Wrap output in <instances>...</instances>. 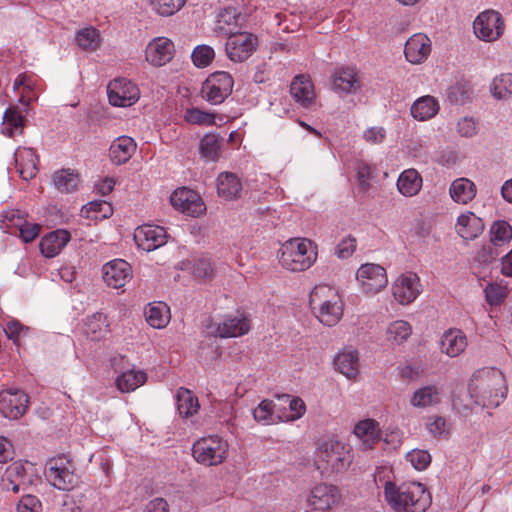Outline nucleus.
Wrapping results in <instances>:
<instances>
[{
  "label": "nucleus",
  "instance_id": "33",
  "mask_svg": "<svg viewBox=\"0 0 512 512\" xmlns=\"http://www.w3.org/2000/svg\"><path fill=\"white\" fill-rule=\"evenodd\" d=\"M449 193L455 202L467 204L475 197L476 186L467 178H458L450 185Z\"/></svg>",
  "mask_w": 512,
  "mask_h": 512
},
{
  "label": "nucleus",
  "instance_id": "13",
  "mask_svg": "<svg viewBox=\"0 0 512 512\" xmlns=\"http://www.w3.org/2000/svg\"><path fill=\"white\" fill-rule=\"evenodd\" d=\"M107 91L109 102L113 106L128 107L139 99V89L125 78L111 81Z\"/></svg>",
  "mask_w": 512,
  "mask_h": 512
},
{
  "label": "nucleus",
  "instance_id": "58",
  "mask_svg": "<svg viewBox=\"0 0 512 512\" xmlns=\"http://www.w3.org/2000/svg\"><path fill=\"white\" fill-rule=\"evenodd\" d=\"M193 274L199 279H211L214 275L211 262L204 258L195 260L193 264Z\"/></svg>",
  "mask_w": 512,
  "mask_h": 512
},
{
  "label": "nucleus",
  "instance_id": "6",
  "mask_svg": "<svg viewBox=\"0 0 512 512\" xmlns=\"http://www.w3.org/2000/svg\"><path fill=\"white\" fill-rule=\"evenodd\" d=\"M350 462L348 450L338 440H329L318 449L316 464L322 473L344 471Z\"/></svg>",
  "mask_w": 512,
  "mask_h": 512
},
{
  "label": "nucleus",
  "instance_id": "24",
  "mask_svg": "<svg viewBox=\"0 0 512 512\" xmlns=\"http://www.w3.org/2000/svg\"><path fill=\"white\" fill-rule=\"evenodd\" d=\"M290 93L293 99L305 108L311 106L315 99L313 84L304 75H298L293 79L290 85Z\"/></svg>",
  "mask_w": 512,
  "mask_h": 512
},
{
  "label": "nucleus",
  "instance_id": "1",
  "mask_svg": "<svg viewBox=\"0 0 512 512\" xmlns=\"http://www.w3.org/2000/svg\"><path fill=\"white\" fill-rule=\"evenodd\" d=\"M468 389L475 403L487 408L498 407L507 394L504 375L497 369L474 373Z\"/></svg>",
  "mask_w": 512,
  "mask_h": 512
},
{
  "label": "nucleus",
  "instance_id": "30",
  "mask_svg": "<svg viewBox=\"0 0 512 512\" xmlns=\"http://www.w3.org/2000/svg\"><path fill=\"white\" fill-rule=\"evenodd\" d=\"M484 224L473 213L462 214L457 219L456 230L460 237L466 240L475 239L482 233Z\"/></svg>",
  "mask_w": 512,
  "mask_h": 512
},
{
  "label": "nucleus",
  "instance_id": "48",
  "mask_svg": "<svg viewBox=\"0 0 512 512\" xmlns=\"http://www.w3.org/2000/svg\"><path fill=\"white\" fill-rule=\"evenodd\" d=\"M275 404L272 400L265 399L253 410V417L257 422L263 424H272L275 422L274 418Z\"/></svg>",
  "mask_w": 512,
  "mask_h": 512
},
{
  "label": "nucleus",
  "instance_id": "44",
  "mask_svg": "<svg viewBox=\"0 0 512 512\" xmlns=\"http://www.w3.org/2000/svg\"><path fill=\"white\" fill-rule=\"evenodd\" d=\"M53 181L56 188L62 193H70L76 190L78 185V176L70 170H60L55 172Z\"/></svg>",
  "mask_w": 512,
  "mask_h": 512
},
{
  "label": "nucleus",
  "instance_id": "36",
  "mask_svg": "<svg viewBox=\"0 0 512 512\" xmlns=\"http://www.w3.org/2000/svg\"><path fill=\"white\" fill-rule=\"evenodd\" d=\"M108 327L106 316L102 313H95L87 318L85 333L91 340L99 341L108 333Z\"/></svg>",
  "mask_w": 512,
  "mask_h": 512
},
{
  "label": "nucleus",
  "instance_id": "9",
  "mask_svg": "<svg viewBox=\"0 0 512 512\" xmlns=\"http://www.w3.org/2000/svg\"><path fill=\"white\" fill-rule=\"evenodd\" d=\"M225 35L228 36L225 51L233 62L247 60L256 49L258 39L251 33L225 30Z\"/></svg>",
  "mask_w": 512,
  "mask_h": 512
},
{
  "label": "nucleus",
  "instance_id": "10",
  "mask_svg": "<svg viewBox=\"0 0 512 512\" xmlns=\"http://www.w3.org/2000/svg\"><path fill=\"white\" fill-rule=\"evenodd\" d=\"M505 25L501 14L494 10L481 12L473 22V30L477 38L485 42H493L504 33Z\"/></svg>",
  "mask_w": 512,
  "mask_h": 512
},
{
  "label": "nucleus",
  "instance_id": "37",
  "mask_svg": "<svg viewBox=\"0 0 512 512\" xmlns=\"http://www.w3.org/2000/svg\"><path fill=\"white\" fill-rule=\"evenodd\" d=\"M147 323L157 329L164 328L170 320L169 308L162 302L154 303L145 312Z\"/></svg>",
  "mask_w": 512,
  "mask_h": 512
},
{
  "label": "nucleus",
  "instance_id": "27",
  "mask_svg": "<svg viewBox=\"0 0 512 512\" xmlns=\"http://www.w3.org/2000/svg\"><path fill=\"white\" fill-rule=\"evenodd\" d=\"M333 90L338 93H355L360 88V82L354 68H340L333 77Z\"/></svg>",
  "mask_w": 512,
  "mask_h": 512
},
{
  "label": "nucleus",
  "instance_id": "5",
  "mask_svg": "<svg viewBox=\"0 0 512 512\" xmlns=\"http://www.w3.org/2000/svg\"><path fill=\"white\" fill-rule=\"evenodd\" d=\"M44 474L47 481L59 490L68 491L78 483L75 465L66 455L49 459L46 462Z\"/></svg>",
  "mask_w": 512,
  "mask_h": 512
},
{
  "label": "nucleus",
  "instance_id": "53",
  "mask_svg": "<svg viewBox=\"0 0 512 512\" xmlns=\"http://www.w3.org/2000/svg\"><path fill=\"white\" fill-rule=\"evenodd\" d=\"M406 459L419 471L425 470L431 463V455L426 450L414 449L407 453Z\"/></svg>",
  "mask_w": 512,
  "mask_h": 512
},
{
  "label": "nucleus",
  "instance_id": "59",
  "mask_svg": "<svg viewBox=\"0 0 512 512\" xmlns=\"http://www.w3.org/2000/svg\"><path fill=\"white\" fill-rule=\"evenodd\" d=\"M355 249L356 239L351 235H348L336 246L335 254L340 259H347L354 253Z\"/></svg>",
  "mask_w": 512,
  "mask_h": 512
},
{
  "label": "nucleus",
  "instance_id": "3",
  "mask_svg": "<svg viewBox=\"0 0 512 512\" xmlns=\"http://www.w3.org/2000/svg\"><path fill=\"white\" fill-rule=\"evenodd\" d=\"M309 304L318 320L326 326H334L342 317L340 297L337 291L328 285L316 286L310 293Z\"/></svg>",
  "mask_w": 512,
  "mask_h": 512
},
{
  "label": "nucleus",
  "instance_id": "51",
  "mask_svg": "<svg viewBox=\"0 0 512 512\" xmlns=\"http://www.w3.org/2000/svg\"><path fill=\"white\" fill-rule=\"evenodd\" d=\"M192 61L196 67H207L215 57V52L208 45H199L192 52Z\"/></svg>",
  "mask_w": 512,
  "mask_h": 512
},
{
  "label": "nucleus",
  "instance_id": "62",
  "mask_svg": "<svg viewBox=\"0 0 512 512\" xmlns=\"http://www.w3.org/2000/svg\"><path fill=\"white\" fill-rule=\"evenodd\" d=\"M457 131L462 137H472L477 133V125L472 117H463L457 123Z\"/></svg>",
  "mask_w": 512,
  "mask_h": 512
},
{
  "label": "nucleus",
  "instance_id": "25",
  "mask_svg": "<svg viewBox=\"0 0 512 512\" xmlns=\"http://www.w3.org/2000/svg\"><path fill=\"white\" fill-rule=\"evenodd\" d=\"M334 365L348 379H355L359 373V354L357 350L345 348L334 358Z\"/></svg>",
  "mask_w": 512,
  "mask_h": 512
},
{
  "label": "nucleus",
  "instance_id": "7",
  "mask_svg": "<svg viewBox=\"0 0 512 512\" xmlns=\"http://www.w3.org/2000/svg\"><path fill=\"white\" fill-rule=\"evenodd\" d=\"M228 444L218 436H208L193 444L194 459L203 465L215 466L221 464L227 452Z\"/></svg>",
  "mask_w": 512,
  "mask_h": 512
},
{
  "label": "nucleus",
  "instance_id": "29",
  "mask_svg": "<svg viewBox=\"0 0 512 512\" xmlns=\"http://www.w3.org/2000/svg\"><path fill=\"white\" fill-rule=\"evenodd\" d=\"M354 434L362 441V449L369 450L380 440L378 423L373 419L358 422L354 428Z\"/></svg>",
  "mask_w": 512,
  "mask_h": 512
},
{
  "label": "nucleus",
  "instance_id": "11",
  "mask_svg": "<svg viewBox=\"0 0 512 512\" xmlns=\"http://www.w3.org/2000/svg\"><path fill=\"white\" fill-rule=\"evenodd\" d=\"M204 326L209 336L220 338L242 336L250 330L249 322L244 317H228L223 322L207 319Z\"/></svg>",
  "mask_w": 512,
  "mask_h": 512
},
{
  "label": "nucleus",
  "instance_id": "18",
  "mask_svg": "<svg viewBox=\"0 0 512 512\" xmlns=\"http://www.w3.org/2000/svg\"><path fill=\"white\" fill-rule=\"evenodd\" d=\"M131 277V266L125 260L115 259L103 266V280L110 287H123Z\"/></svg>",
  "mask_w": 512,
  "mask_h": 512
},
{
  "label": "nucleus",
  "instance_id": "54",
  "mask_svg": "<svg viewBox=\"0 0 512 512\" xmlns=\"http://www.w3.org/2000/svg\"><path fill=\"white\" fill-rule=\"evenodd\" d=\"M490 233L494 243L508 241L512 238V227L506 221H496L491 226Z\"/></svg>",
  "mask_w": 512,
  "mask_h": 512
},
{
  "label": "nucleus",
  "instance_id": "31",
  "mask_svg": "<svg viewBox=\"0 0 512 512\" xmlns=\"http://www.w3.org/2000/svg\"><path fill=\"white\" fill-rule=\"evenodd\" d=\"M217 191L224 199L233 200L240 196L242 183L236 174L223 172L217 178Z\"/></svg>",
  "mask_w": 512,
  "mask_h": 512
},
{
  "label": "nucleus",
  "instance_id": "32",
  "mask_svg": "<svg viewBox=\"0 0 512 512\" xmlns=\"http://www.w3.org/2000/svg\"><path fill=\"white\" fill-rule=\"evenodd\" d=\"M466 346V336L460 330H449L442 336L441 350L450 357L461 354Z\"/></svg>",
  "mask_w": 512,
  "mask_h": 512
},
{
  "label": "nucleus",
  "instance_id": "47",
  "mask_svg": "<svg viewBox=\"0 0 512 512\" xmlns=\"http://www.w3.org/2000/svg\"><path fill=\"white\" fill-rule=\"evenodd\" d=\"M412 333L410 324L403 320H398L391 323L387 328L388 340L394 341L396 344H401L408 339Z\"/></svg>",
  "mask_w": 512,
  "mask_h": 512
},
{
  "label": "nucleus",
  "instance_id": "41",
  "mask_svg": "<svg viewBox=\"0 0 512 512\" xmlns=\"http://www.w3.org/2000/svg\"><path fill=\"white\" fill-rule=\"evenodd\" d=\"M146 374L143 371L130 370L117 377L116 385L121 392H131L143 385Z\"/></svg>",
  "mask_w": 512,
  "mask_h": 512
},
{
  "label": "nucleus",
  "instance_id": "50",
  "mask_svg": "<svg viewBox=\"0 0 512 512\" xmlns=\"http://www.w3.org/2000/svg\"><path fill=\"white\" fill-rule=\"evenodd\" d=\"M215 117L214 113L205 112L198 108L187 109L184 116L188 123L196 125H213L215 124Z\"/></svg>",
  "mask_w": 512,
  "mask_h": 512
},
{
  "label": "nucleus",
  "instance_id": "42",
  "mask_svg": "<svg viewBox=\"0 0 512 512\" xmlns=\"http://www.w3.org/2000/svg\"><path fill=\"white\" fill-rule=\"evenodd\" d=\"M243 17L235 8H225L218 15L217 29L225 35V30L239 31L241 27L240 21Z\"/></svg>",
  "mask_w": 512,
  "mask_h": 512
},
{
  "label": "nucleus",
  "instance_id": "12",
  "mask_svg": "<svg viewBox=\"0 0 512 512\" xmlns=\"http://www.w3.org/2000/svg\"><path fill=\"white\" fill-rule=\"evenodd\" d=\"M356 277L366 294H376L388 283L385 269L374 263L363 264L358 269Z\"/></svg>",
  "mask_w": 512,
  "mask_h": 512
},
{
  "label": "nucleus",
  "instance_id": "60",
  "mask_svg": "<svg viewBox=\"0 0 512 512\" xmlns=\"http://www.w3.org/2000/svg\"><path fill=\"white\" fill-rule=\"evenodd\" d=\"M39 509L41 502L31 494L24 495L17 504V512H37Z\"/></svg>",
  "mask_w": 512,
  "mask_h": 512
},
{
  "label": "nucleus",
  "instance_id": "45",
  "mask_svg": "<svg viewBox=\"0 0 512 512\" xmlns=\"http://www.w3.org/2000/svg\"><path fill=\"white\" fill-rule=\"evenodd\" d=\"M76 42L83 50L94 51L100 45V36L95 28H83L77 32Z\"/></svg>",
  "mask_w": 512,
  "mask_h": 512
},
{
  "label": "nucleus",
  "instance_id": "4",
  "mask_svg": "<svg viewBox=\"0 0 512 512\" xmlns=\"http://www.w3.org/2000/svg\"><path fill=\"white\" fill-rule=\"evenodd\" d=\"M317 251L308 239H290L279 250V262L287 270L298 272L310 268L316 261Z\"/></svg>",
  "mask_w": 512,
  "mask_h": 512
},
{
  "label": "nucleus",
  "instance_id": "35",
  "mask_svg": "<svg viewBox=\"0 0 512 512\" xmlns=\"http://www.w3.org/2000/svg\"><path fill=\"white\" fill-rule=\"evenodd\" d=\"M439 110L437 100L432 96H423L416 100L411 106V115L419 121H426L433 118Z\"/></svg>",
  "mask_w": 512,
  "mask_h": 512
},
{
  "label": "nucleus",
  "instance_id": "15",
  "mask_svg": "<svg viewBox=\"0 0 512 512\" xmlns=\"http://www.w3.org/2000/svg\"><path fill=\"white\" fill-rule=\"evenodd\" d=\"M28 396L18 389H7L0 392V412L4 417L18 419L26 412Z\"/></svg>",
  "mask_w": 512,
  "mask_h": 512
},
{
  "label": "nucleus",
  "instance_id": "20",
  "mask_svg": "<svg viewBox=\"0 0 512 512\" xmlns=\"http://www.w3.org/2000/svg\"><path fill=\"white\" fill-rule=\"evenodd\" d=\"M174 44L167 38L151 41L145 51L146 60L153 66H163L173 58Z\"/></svg>",
  "mask_w": 512,
  "mask_h": 512
},
{
  "label": "nucleus",
  "instance_id": "14",
  "mask_svg": "<svg viewBox=\"0 0 512 512\" xmlns=\"http://www.w3.org/2000/svg\"><path fill=\"white\" fill-rule=\"evenodd\" d=\"M171 205L189 216H200L206 209L201 197L186 187L176 189L170 196Z\"/></svg>",
  "mask_w": 512,
  "mask_h": 512
},
{
  "label": "nucleus",
  "instance_id": "2",
  "mask_svg": "<svg viewBox=\"0 0 512 512\" xmlns=\"http://www.w3.org/2000/svg\"><path fill=\"white\" fill-rule=\"evenodd\" d=\"M384 495L392 508L404 512H426L431 504V495L421 483L410 482L397 486L387 481Z\"/></svg>",
  "mask_w": 512,
  "mask_h": 512
},
{
  "label": "nucleus",
  "instance_id": "46",
  "mask_svg": "<svg viewBox=\"0 0 512 512\" xmlns=\"http://www.w3.org/2000/svg\"><path fill=\"white\" fill-rule=\"evenodd\" d=\"M220 141L214 134L205 135L200 142V153L207 161H217L219 158Z\"/></svg>",
  "mask_w": 512,
  "mask_h": 512
},
{
  "label": "nucleus",
  "instance_id": "63",
  "mask_svg": "<svg viewBox=\"0 0 512 512\" xmlns=\"http://www.w3.org/2000/svg\"><path fill=\"white\" fill-rule=\"evenodd\" d=\"M386 137V131L383 127H371L364 131L363 138L370 144H380Z\"/></svg>",
  "mask_w": 512,
  "mask_h": 512
},
{
  "label": "nucleus",
  "instance_id": "26",
  "mask_svg": "<svg viewBox=\"0 0 512 512\" xmlns=\"http://www.w3.org/2000/svg\"><path fill=\"white\" fill-rule=\"evenodd\" d=\"M136 143L129 136H120L115 139L110 148L109 156L111 161L116 165H121L130 160L136 151Z\"/></svg>",
  "mask_w": 512,
  "mask_h": 512
},
{
  "label": "nucleus",
  "instance_id": "64",
  "mask_svg": "<svg viewBox=\"0 0 512 512\" xmlns=\"http://www.w3.org/2000/svg\"><path fill=\"white\" fill-rule=\"evenodd\" d=\"M40 231V226L36 223L25 222L20 226V236L24 242L28 243L33 241Z\"/></svg>",
  "mask_w": 512,
  "mask_h": 512
},
{
  "label": "nucleus",
  "instance_id": "28",
  "mask_svg": "<svg viewBox=\"0 0 512 512\" xmlns=\"http://www.w3.org/2000/svg\"><path fill=\"white\" fill-rule=\"evenodd\" d=\"M6 489H11L14 492H18L20 489L31 484V478L27 475L25 464L21 462H13L7 468L5 472Z\"/></svg>",
  "mask_w": 512,
  "mask_h": 512
},
{
  "label": "nucleus",
  "instance_id": "43",
  "mask_svg": "<svg viewBox=\"0 0 512 512\" xmlns=\"http://www.w3.org/2000/svg\"><path fill=\"white\" fill-rule=\"evenodd\" d=\"M3 119L5 125L3 133L7 134L9 137L14 135V131L19 130V132L22 133L25 117L18 111L17 107H9L5 111Z\"/></svg>",
  "mask_w": 512,
  "mask_h": 512
},
{
  "label": "nucleus",
  "instance_id": "8",
  "mask_svg": "<svg viewBox=\"0 0 512 512\" xmlns=\"http://www.w3.org/2000/svg\"><path fill=\"white\" fill-rule=\"evenodd\" d=\"M233 84V78L228 72H214L203 82L201 96L213 105L221 104L231 94Z\"/></svg>",
  "mask_w": 512,
  "mask_h": 512
},
{
  "label": "nucleus",
  "instance_id": "39",
  "mask_svg": "<svg viewBox=\"0 0 512 512\" xmlns=\"http://www.w3.org/2000/svg\"><path fill=\"white\" fill-rule=\"evenodd\" d=\"M490 92L497 100H508L512 97V74L502 73L490 84Z\"/></svg>",
  "mask_w": 512,
  "mask_h": 512
},
{
  "label": "nucleus",
  "instance_id": "21",
  "mask_svg": "<svg viewBox=\"0 0 512 512\" xmlns=\"http://www.w3.org/2000/svg\"><path fill=\"white\" fill-rule=\"evenodd\" d=\"M431 51V41L430 39L422 34L417 33L411 36L405 44L404 54L407 59L412 64H420L430 54Z\"/></svg>",
  "mask_w": 512,
  "mask_h": 512
},
{
  "label": "nucleus",
  "instance_id": "40",
  "mask_svg": "<svg viewBox=\"0 0 512 512\" xmlns=\"http://www.w3.org/2000/svg\"><path fill=\"white\" fill-rule=\"evenodd\" d=\"M440 402V394L435 386H425L416 390L410 403L414 407L425 408Z\"/></svg>",
  "mask_w": 512,
  "mask_h": 512
},
{
  "label": "nucleus",
  "instance_id": "34",
  "mask_svg": "<svg viewBox=\"0 0 512 512\" xmlns=\"http://www.w3.org/2000/svg\"><path fill=\"white\" fill-rule=\"evenodd\" d=\"M422 187V177L415 169H407L403 171L397 181V188L399 192L406 196L411 197L416 195Z\"/></svg>",
  "mask_w": 512,
  "mask_h": 512
},
{
  "label": "nucleus",
  "instance_id": "55",
  "mask_svg": "<svg viewBox=\"0 0 512 512\" xmlns=\"http://www.w3.org/2000/svg\"><path fill=\"white\" fill-rule=\"evenodd\" d=\"M372 168L369 164L361 162L357 166V180L359 184V190L362 193H367L371 187Z\"/></svg>",
  "mask_w": 512,
  "mask_h": 512
},
{
  "label": "nucleus",
  "instance_id": "49",
  "mask_svg": "<svg viewBox=\"0 0 512 512\" xmlns=\"http://www.w3.org/2000/svg\"><path fill=\"white\" fill-rule=\"evenodd\" d=\"M289 403L290 414H285L283 416H277L279 421H294L300 419L306 411V406L304 401L299 397H290L289 395L285 396Z\"/></svg>",
  "mask_w": 512,
  "mask_h": 512
},
{
  "label": "nucleus",
  "instance_id": "19",
  "mask_svg": "<svg viewBox=\"0 0 512 512\" xmlns=\"http://www.w3.org/2000/svg\"><path fill=\"white\" fill-rule=\"evenodd\" d=\"M394 298L400 304H409L419 295V278L414 273L400 276L393 285Z\"/></svg>",
  "mask_w": 512,
  "mask_h": 512
},
{
  "label": "nucleus",
  "instance_id": "56",
  "mask_svg": "<svg viewBox=\"0 0 512 512\" xmlns=\"http://www.w3.org/2000/svg\"><path fill=\"white\" fill-rule=\"evenodd\" d=\"M20 87H23V91L19 98V102L25 106H28L30 104V98H27V94L33 89L31 77L25 74L19 75L13 83V88L19 89Z\"/></svg>",
  "mask_w": 512,
  "mask_h": 512
},
{
  "label": "nucleus",
  "instance_id": "23",
  "mask_svg": "<svg viewBox=\"0 0 512 512\" xmlns=\"http://www.w3.org/2000/svg\"><path fill=\"white\" fill-rule=\"evenodd\" d=\"M69 240V232L63 229H59L44 236L39 243V248L45 257L52 258L61 252Z\"/></svg>",
  "mask_w": 512,
  "mask_h": 512
},
{
  "label": "nucleus",
  "instance_id": "57",
  "mask_svg": "<svg viewBox=\"0 0 512 512\" xmlns=\"http://www.w3.org/2000/svg\"><path fill=\"white\" fill-rule=\"evenodd\" d=\"M84 497V494H63L61 496V508L63 512H76L77 510H81L83 507L81 504V499Z\"/></svg>",
  "mask_w": 512,
  "mask_h": 512
},
{
  "label": "nucleus",
  "instance_id": "17",
  "mask_svg": "<svg viewBox=\"0 0 512 512\" xmlns=\"http://www.w3.org/2000/svg\"><path fill=\"white\" fill-rule=\"evenodd\" d=\"M134 240L139 248L150 252L166 244L167 233L161 226L143 225L135 230Z\"/></svg>",
  "mask_w": 512,
  "mask_h": 512
},
{
  "label": "nucleus",
  "instance_id": "61",
  "mask_svg": "<svg viewBox=\"0 0 512 512\" xmlns=\"http://www.w3.org/2000/svg\"><path fill=\"white\" fill-rule=\"evenodd\" d=\"M486 300L490 305L500 304L506 297L505 289L499 285H488L485 289Z\"/></svg>",
  "mask_w": 512,
  "mask_h": 512
},
{
  "label": "nucleus",
  "instance_id": "38",
  "mask_svg": "<svg viewBox=\"0 0 512 512\" xmlns=\"http://www.w3.org/2000/svg\"><path fill=\"white\" fill-rule=\"evenodd\" d=\"M177 409L182 417H190L197 413L199 403L197 397L186 388L181 387L176 394Z\"/></svg>",
  "mask_w": 512,
  "mask_h": 512
},
{
  "label": "nucleus",
  "instance_id": "52",
  "mask_svg": "<svg viewBox=\"0 0 512 512\" xmlns=\"http://www.w3.org/2000/svg\"><path fill=\"white\" fill-rule=\"evenodd\" d=\"M185 0H153V8L161 16H171L184 5Z\"/></svg>",
  "mask_w": 512,
  "mask_h": 512
},
{
  "label": "nucleus",
  "instance_id": "22",
  "mask_svg": "<svg viewBox=\"0 0 512 512\" xmlns=\"http://www.w3.org/2000/svg\"><path fill=\"white\" fill-rule=\"evenodd\" d=\"M18 172L23 180L34 178L38 172V156L31 148H18L14 154Z\"/></svg>",
  "mask_w": 512,
  "mask_h": 512
},
{
  "label": "nucleus",
  "instance_id": "16",
  "mask_svg": "<svg viewBox=\"0 0 512 512\" xmlns=\"http://www.w3.org/2000/svg\"><path fill=\"white\" fill-rule=\"evenodd\" d=\"M341 495L337 487L329 484L316 485L307 498V504L317 511L334 508L340 501Z\"/></svg>",
  "mask_w": 512,
  "mask_h": 512
}]
</instances>
